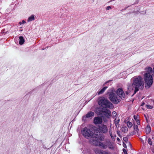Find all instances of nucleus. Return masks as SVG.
I'll return each mask as SVG.
<instances>
[{"label":"nucleus","instance_id":"1","mask_svg":"<svg viewBox=\"0 0 154 154\" xmlns=\"http://www.w3.org/2000/svg\"><path fill=\"white\" fill-rule=\"evenodd\" d=\"M131 85H128V89L130 91L134 88V94L139 91V89H142L144 87L143 78L140 76H135L131 79Z\"/></svg>","mask_w":154,"mask_h":154},{"label":"nucleus","instance_id":"2","mask_svg":"<svg viewBox=\"0 0 154 154\" xmlns=\"http://www.w3.org/2000/svg\"><path fill=\"white\" fill-rule=\"evenodd\" d=\"M146 72L144 74V79L146 84L145 87L149 88L153 83V78L150 74L153 72L152 68L147 67L145 68Z\"/></svg>","mask_w":154,"mask_h":154},{"label":"nucleus","instance_id":"3","mask_svg":"<svg viewBox=\"0 0 154 154\" xmlns=\"http://www.w3.org/2000/svg\"><path fill=\"white\" fill-rule=\"evenodd\" d=\"M99 105L103 108L112 109L113 108V105L108 100L105 98H101L98 102Z\"/></svg>","mask_w":154,"mask_h":154},{"label":"nucleus","instance_id":"4","mask_svg":"<svg viewBox=\"0 0 154 154\" xmlns=\"http://www.w3.org/2000/svg\"><path fill=\"white\" fill-rule=\"evenodd\" d=\"M82 135L86 138L89 139L90 138H97L98 137L97 134H96L91 131L89 129L85 128L82 131Z\"/></svg>","mask_w":154,"mask_h":154},{"label":"nucleus","instance_id":"5","mask_svg":"<svg viewBox=\"0 0 154 154\" xmlns=\"http://www.w3.org/2000/svg\"><path fill=\"white\" fill-rule=\"evenodd\" d=\"M108 128L105 125H101L98 126L95 129L94 132L95 133L101 135L103 134H106L108 131Z\"/></svg>","mask_w":154,"mask_h":154},{"label":"nucleus","instance_id":"6","mask_svg":"<svg viewBox=\"0 0 154 154\" xmlns=\"http://www.w3.org/2000/svg\"><path fill=\"white\" fill-rule=\"evenodd\" d=\"M109 99L114 103H118L120 101V99L113 92L112 90L109 93Z\"/></svg>","mask_w":154,"mask_h":154},{"label":"nucleus","instance_id":"7","mask_svg":"<svg viewBox=\"0 0 154 154\" xmlns=\"http://www.w3.org/2000/svg\"><path fill=\"white\" fill-rule=\"evenodd\" d=\"M116 93L117 95L122 99L125 98V95L123 91L121 88H120L116 91Z\"/></svg>","mask_w":154,"mask_h":154},{"label":"nucleus","instance_id":"8","mask_svg":"<svg viewBox=\"0 0 154 154\" xmlns=\"http://www.w3.org/2000/svg\"><path fill=\"white\" fill-rule=\"evenodd\" d=\"M106 145L107 146V148H108L110 149L113 150L114 149V146L113 143L111 142L109 140H108L106 142Z\"/></svg>","mask_w":154,"mask_h":154},{"label":"nucleus","instance_id":"9","mask_svg":"<svg viewBox=\"0 0 154 154\" xmlns=\"http://www.w3.org/2000/svg\"><path fill=\"white\" fill-rule=\"evenodd\" d=\"M90 138L91 139L90 140V143L94 145L98 146L100 141L94 139V138Z\"/></svg>","mask_w":154,"mask_h":154},{"label":"nucleus","instance_id":"10","mask_svg":"<svg viewBox=\"0 0 154 154\" xmlns=\"http://www.w3.org/2000/svg\"><path fill=\"white\" fill-rule=\"evenodd\" d=\"M102 122V119L101 118L97 117L94 118V122L95 124H100Z\"/></svg>","mask_w":154,"mask_h":154},{"label":"nucleus","instance_id":"11","mask_svg":"<svg viewBox=\"0 0 154 154\" xmlns=\"http://www.w3.org/2000/svg\"><path fill=\"white\" fill-rule=\"evenodd\" d=\"M98 146H100L101 148L103 149H106L107 148V146L106 145V142L103 143V142L100 141L99 143V144Z\"/></svg>","mask_w":154,"mask_h":154},{"label":"nucleus","instance_id":"12","mask_svg":"<svg viewBox=\"0 0 154 154\" xmlns=\"http://www.w3.org/2000/svg\"><path fill=\"white\" fill-rule=\"evenodd\" d=\"M103 114L107 117L109 118L111 116V111L110 110L106 109L103 111Z\"/></svg>","mask_w":154,"mask_h":154},{"label":"nucleus","instance_id":"13","mask_svg":"<svg viewBox=\"0 0 154 154\" xmlns=\"http://www.w3.org/2000/svg\"><path fill=\"white\" fill-rule=\"evenodd\" d=\"M94 112H88L86 115V117L87 118L92 117L94 116Z\"/></svg>","mask_w":154,"mask_h":154},{"label":"nucleus","instance_id":"14","mask_svg":"<svg viewBox=\"0 0 154 154\" xmlns=\"http://www.w3.org/2000/svg\"><path fill=\"white\" fill-rule=\"evenodd\" d=\"M151 128L149 125H147L145 128V131L147 134H149L151 131Z\"/></svg>","mask_w":154,"mask_h":154},{"label":"nucleus","instance_id":"15","mask_svg":"<svg viewBox=\"0 0 154 154\" xmlns=\"http://www.w3.org/2000/svg\"><path fill=\"white\" fill-rule=\"evenodd\" d=\"M107 87H104L102 89H101L99 91L97 92V94L98 95L102 94L107 89Z\"/></svg>","mask_w":154,"mask_h":154},{"label":"nucleus","instance_id":"16","mask_svg":"<svg viewBox=\"0 0 154 154\" xmlns=\"http://www.w3.org/2000/svg\"><path fill=\"white\" fill-rule=\"evenodd\" d=\"M19 43L20 45H23L24 42V40L23 36H20L19 37Z\"/></svg>","mask_w":154,"mask_h":154},{"label":"nucleus","instance_id":"17","mask_svg":"<svg viewBox=\"0 0 154 154\" xmlns=\"http://www.w3.org/2000/svg\"><path fill=\"white\" fill-rule=\"evenodd\" d=\"M94 152L96 154H103V152L98 148H96L95 149Z\"/></svg>","mask_w":154,"mask_h":154},{"label":"nucleus","instance_id":"18","mask_svg":"<svg viewBox=\"0 0 154 154\" xmlns=\"http://www.w3.org/2000/svg\"><path fill=\"white\" fill-rule=\"evenodd\" d=\"M35 20V17L33 15H32L30 17H29L28 20L27 21L28 22H29L32 20Z\"/></svg>","mask_w":154,"mask_h":154},{"label":"nucleus","instance_id":"19","mask_svg":"<svg viewBox=\"0 0 154 154\" xmlns=\"http://www.w3.org/2000/svg\"><path fill=\"white\" fill-rule=\"evenodd\" d=\"M119 121L120 120L119 119H118L117 120H116V119L115 120V124L116 127L117 128H118L119 127Z\"/></svg>","mask_w":154,"mask_h":154},{"label":"nucleus","instance_id":"20","mask_svg":"<svg viewBox=\"0 0 154 154\" xmlns=\"http://www.w3.org/2000/svg\"><path fill=\"white\" fill-rule=\"evenodd\" d=\"M97 134L98 137L97 138L99 140H100V141H102L104 140V136H100V137H99V136H98V134Z\"/></svg>","mask_w":154,"mask_h":154},{"label":"nucleus","instance_id":"21","mask_svg":"<svg viewBox=\"0 0 154 154\" xmlns=\"http://www.w3.org/2000/svg\"><path fill=\"white\" fill-rule=\"evenodd\" d=\"M109 134L111 136L112 139H114V137H116V136L114 135V136H113L112 135V131H111V129H109Z\"/></svg>","mask_w":154,"mask_h":154},{"label":"nucleus","instance_id":"22","mask_svg":"<svg viewBox=\"0 0 154 154\" xmlns=\"http://www.w3.org/2000/svg\"><path fill=\"white\" fill-rule=\"evenodd\" d=\"M132 123L130 122H127V125L129 128H130L132 126Z\"/></svg>","mask_w":154,"mask_h":154},{"label":"nucleus","instance_id":"23","mask_svg":"<svg viewBox=\"0 0 154 154\" xmlns=\"http://www.w3.org/2000/svg\"><path fill=\"white\" fill-rule=\"evenodd\" d=\"M128 128L127 127H123L122 128V131H124V133H126L128 131Z\"/></svg>","mask_w":154,"mask_h":154},{"label":"nucleus","instance_id":"24","mask_svg":"<svg viewBox=\"0 0 154 154\" xmlns=\"http://www.w3.org/2000/svg\"><path fill=\"white\" fill-rule=\"evenodd\" d=\"M147 141L149 145H152V142L150 138H148Z\"/></svg>","mask_w":154,"mask_h":154},{"label":"nucleus","instance_id":"25","mask_svg":"<svg viewBox=\"0 0 154 154\" xmlns=\"http://www.w3.org/2000/svg\"><path fill=\"white\" fill-rule=\"evenodd\" d=\"M134 119L135 120H137L139 119V115H137V116H136L135 115H134Z\"/></svg>","mask_w":154,"mask_h":154},{"label":"nucleus","instance_id":"26","mask_svg":"<svg viewBox=\"0 0 154 154\" xmlns=\"http://www.w3.org/2000/svg\"><path fill=\"white\" fill-rule=\"evenodd\" d=\"M103 154H112L110 152L107 151H103Z\"/></svg>","mask_w":154,"mask_h":154},{"label":"nucleus","instance_id":"27","mask_svg":"<svg viewBox=\"0 0 154 154\" xmlns=\"http://www.w3.org/2000/svg\"><path fill=\"white\" fill-rule=\"evenodd\" d=\"M134 129L135 131H136L137 132L138 131V127L137 125H135L134 127Z\"/></svg>","mask_w":154,"mask_h":154},{"label":"nucleus","instance_id":"28","mask_svg":"<svg viewBox=\"0 0 154 154\" xmlns=\"http://www.w3.org/2000/svg\"><path fill=\"white\" fill-rule=\"evenodd\" d=\"M112 116L113 117H115L116 115V112L115 111H114V112H112Z\"/></svg>","mask_w":154,"mask_h":154},{"label":"nucleus","instance_id":"29","mask_svg":"<svg viewBox=\"0 0 154 154\" xmlns=\"http://www.w3.org/2000/svg\"><path fill=\"white\" fill-rule=\"evenodd\" d=\"M146 107H147L149 109H151L153 108L152 106L150 105H146Z\"/></svg>","mask_w":154,"mask_h":154},{"label":"nucleus","instance_id":"30","mask_svg":"<svg viewBox=\"0 0 154 154\" xmlns=\"http://www.w3.org/2000/svg\"><path fill=\"white\" fill-rule=\"evenodd\" d=\"M123 140L125 142H127L128 141V139L127 137H124L123 138Z\"/></svg>","mask_w":154,"mask_h":154},{"label":"nucleus","instance_id":"31","mask_svg":"<svg viewBox=\"0 0 154 154\" xmlns=\"http://www.w3.org/2000/svg\"><path fill=\"white\" fill-rule=\"evenodd\" d=\"M136 121L137 124L139 125L140 124V122L139 119L135 120Z\"/></svg>","mask_w":154,"mask_h":154},{"label":"nucleus","instance_id":"32","mask_svg":"<svg viewBox=\"0 0 154 154\" xmlns=\"http://www.w3.org/2000/svg\"><path fill=\"white\" fill-rule=\"evenodd\" d=\"M123 152H124L125 154H127V151L126 150L124 149H123Z\"/></svg>","mask_w":154,"mask_h":154},{"label":"nucleus","instance_id":"33","mask_svg":"<svg viewBox=\"0 0 154 154\" xmlns=\"http://www.w3.org/2000/svg\"><path fill=\"white\" fill-rule=\"evenodd\" d=\"M152 137L151 138L152 139H154V133H152L151 134Z\"/></svg>","mask_w":154,"mask_h":154},{"label":"nucleus","instance_id":"34","mask_svg":"<svg viewBox=\"0 0 154 154\" xmlns=\"http://www.w3.org/2000/svg\"><path fill=\"white\" fill-rule=\"evenodd\" d=\"M111 9V8L110 6H108L107 7V8H106V10H108L109 9Z\"/></svg>","mask_w":154,"mask_h":154},{"label":"nucleus","instance_id":"35","mask_svg":"<svg viewBox=\"0 0 154 154\" xmlns=\"http://www.w3.org/2000/svg\"><path fill=\"white\" fill-rule=\"evenodd\" d=\"M128 91H126L125 92V93L127 95H128V94H129V92H130L132 90H131V91H130L128 89Z\"/></svg>","mask_w":154,"mask_h":154},{"label":"nucleus","instance_id":"36","mask_svg":"<svg viewBox=\"0 0 154 154\" xmlns=\"http://www.w3.org/2000/svg\"><path fill=\"white\" fill-rule=\"evenodd\" d=\"M153 76H154V67H153Z\"/></svg>","mask_w":154,"mask_h":154},{"label":"nucleus","instance_id":"37","mask_svg":"<svg viewBox=\"0 0 154 154\" xmlns=\"http://www.w3.org/2000/svg\"><path fill=\"white\" fill-rule=\"evenodd\" d=\"M22 22L23 24H24L25 23V22L24 20H22Z\"/></svg>","mask_w":154,"mask_h":154},{"label":"nucleus","instance_id":"38","mask_svg":"<svg viewBox=\"0 0 154 154\" xmlns=\"http://www.w3.org/2000/svg\"><path fill=\"white\" fill-rule=\"evenodd\" d=\"M117 139L118 141H119L120 140L119 138L118 137L117 138Z\"/></svg>","mask_w":154,"mask_h":154},{"label":"nucleus","instance_id":"39","mask_svg":"<svg viewBox=\"0 0 154 154\" xmlns=\"http://www.w3.org/2000/svg\"><path fill=\"white\" fill-rule=\"evenodd\" d=\"M109 81H108L107 82H106V83H105L103 85H105L106 84V83H107Z\"/></svg>","mask_w":154,"mask_h":154},{"label":"nucleus","instance_id":"40","mask_svg":"<svg viewBox=\"0 0 154 154\" xmlns=\"http://www.w3.org/2000/svg\"><path fill=\"white\" fill-rule=\"evenodd\" d=\"M19 23L20 25L22 24V23L21 22H20Z\"/></svg>","mask_w":154,"mask_h":154}]
</instances>
